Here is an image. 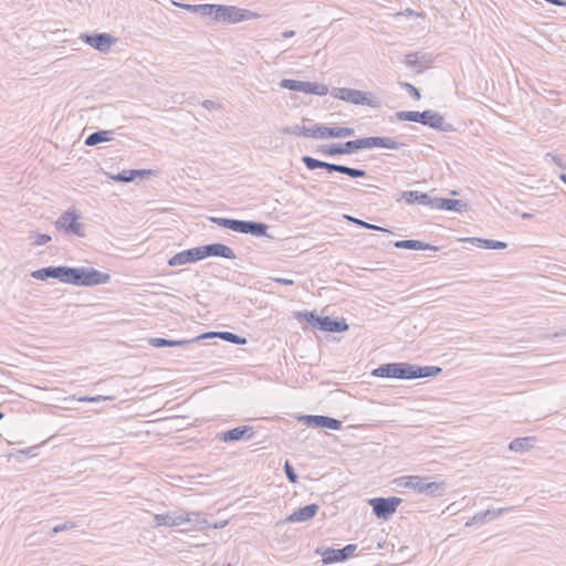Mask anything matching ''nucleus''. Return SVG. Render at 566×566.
<instances>
[{"instance_id":"0e129e2a","label":"nucleus","mask_w":566,"mask_h":566,"mask_svg":"<svg viewBox=\"0 0 566 566\" xmlns=\"http://www.w3.org/2000/svg\"><path fill=\"white\" fill-rule=\"evenodd\" d=\"M220 526H221V523L210 525V527H213V528H218V527H220Z\"/></svg>"},{"instance_id":"2f4dec72","label":"nucleus","mask_w":566,"mask_h":566,"mask_svg":"<svg viewBox=\"0 0 566 566\" xmlns=\"http://www.w3.org/2000/svg\"><path fill=\"white\" fill-rule=\"evenodd\" d=\"M442 369L438 366H418L413 365V379L427 378L439 375Z\"/></svg>"},{"instance_id":"5701e85b","label":"nucleus","mask_w":566,"mask_h":566,"mask_svg":"<svg viewBox=\"0 0 566 566\" xmlns=\"http://www.w3.org/2000/svg\"><path fill=\"white\" fill-rule=\"evenodd\" d=\"M402 198L406 200L408 205L417 203L421 206H428L430 208H432L433 206V198H431L428 193L424 192L409 190L402 193Z\"/></svg>"},{"instance_id":"13d9d810","label":"nucleus","mask_w":566,"mask_h":566,"mask_svg":"<svg viewBox=\"0 0 566 566\" xmlns=\"http://www.w3.org/2000/svg\"><path fill=\"white\" fill-rule=\"evenodd\" d=\"M35 449L36 447H31V448H28L25 450H22L21 453L25 454V455H30V457H33L35 455Z\"/></svg>"},{"instance_id":"aec40b11","label":"nucleus","mask_w":566,"mask_h":566,"mask_svg":"<svg viewBox=\"0 0 566 566\" xmlns=\"http://www.w3.org/2000/svg\"><path fill=\"white\" fill-rule=\"evenodd\" d=\"M317 504H308L297 509L291 515L287 516L286 522L302 523L313 518L318 512Z\"/></svg>"},{"instance_id":"58836bf2","label":"nucleus","mask_w":566,"mask_h":566,"mask_svg":"<svg viewBox=\"0 0 566 566\" xmlns=\"http://www.w3.org/2000/svg\"><path fill=\"white\" fill-rule=\"evenodd\" d=\"M512 510H513V507L492 509V510L484 511L483 515H484L485 521L490 522V521H492L494 518L500 517L504 513L511 512Z\"/></svg>"},{"instance_id":"2eb2a0df","label":"nucleus","mask_w":566,"mask_h":566,"mask_svg":"<svg viewBox=\"0 0 566 566\" xmlns=\"http://www.w3.org/2000/svg\"><path fill=\"white\" fill-rule=\"evenodd\" d=\"M198 249H199L200 260H203L209 256H219V258H224V259H229V260L235 259L234 251L230 247L222 244V243H211V244L200 245V247H198Z\"/></svg>"},{"instance_id":"de8ad7c7","label":"nucleus","mask_w":566,"mask_h":566,"mask_svg":"<svg viewBox=\"0 0 566 566\" xmlns=\"http://www.w3.org/2000/svg\"><path fill=\"white\" fill-rule=\"evenodd\" d=\"M75 526H76V524L74 522L67 521V522H65L63 524H59V525L54 526L52 528V533L56 534V533H60V532H63V531L72 530Z\"/></svg>"},{"instance_id":"c756f323","label":"nucleus","mask_w":566,"mask_h":566,"mask_svg":"<svg viewBox=\"0 0 566 566\" xmlns=\"http://www.w3.org/2000/svg\"><path fill=\"white\" fill-rule=\"evenodd\" d=\"M478 248L490 249V250H502L507 247L505 242L491 240V239H480V238H470L468 239Z\"/></svg>"},{"instance_id":"4c0bfd02","label":"nucleus","mask_w":566,"mask_h":566,"mask_svg":"<svg viewBox=\"0 0 566 566\" xmlns=\"http://www.w3.org/2000/svg\"><path fill=\"white\" fill-rule=\"evenodd\" d=\"M29 239L33 240L32 245H34V247L44 245L52 240L51 235L45 234V233H36V232H30Z\"/></svg>"},{"instance_id":"a19ab883","label":"nucleus","mask_w":566,"mask_h":566,"mask_svg":"<svg viewBox=\"0 0 566 566\" xmlns=\"http://www.w3.org/2000/svg\"><path fill=\"white\" fill-rule=\"evenodd\" d=\"M329 127L324 125H314L311 127L310 137L312 138H329V134H327Z\"/></svg>"},{"instance_id":"a211bd4d","label":"nucleus","mask_w":566,"mask_h":566,"mask_svg":"<svg viewBox=\"0 0 566 566\" xmlns=\"http://www.w3.org/2000/svg\"><path fill=\"white\" fill-rule=\"evenodd\" d=\"M200 261L198 247L176 253L168 260L169 266H181Z\"/></svg>"},{"instance_id":"6ab92c4d","label":"nucleus","mask_w":566,"mask_h":566,"mask_svg":"<svg viewBox=\"0 0 566 566\" xmlns=\"http://www.w3.org/2000/svg\"><path fill=\"white\" fill-rule=\"evenodd\" d=\"M432 208L462 213L468 210V203L459 199L433 198Z\"/></svg>"},{"instance_id":"3c124183","label":"nucleus","mask_w":566,"mask_h":566,"mask_svg":"<svg viewBox=\"0 0 566 566\" xmlns=\"http://www.w3.org/2000/svg\"><path fill=\"white\" fill-rule=\"evenodd\" d=\"M210 220L220 226V227H223V228H227V229H230V226H231V222H232V219H229V218H219V217H212L210 218Z\"/></svg>"},{"instance_id":"5fc2aeb1","label":"nucleus","mask_w":566,"mask_h":566,"mask_svg":"<svg viewBox=\"0 0 566 566\" xmlns=\"http://www.w3.org/2000/svg\"><path fill=\"white\" fill-rule=\"evenodd\" d=\"M560 337H566V328L560 329L559 332H556L554 334L542 335V338H560Z\"/></svg>"},{"instance_id":"ddd939ff","label":"nucleus","mask_w":566,"mask_h":566,"mask_svg":"<svg viewBox=\"0 0 566 566\" xmlns=\"http://www.w3.org/2000/svg\"><path fill=\"white\" fill-rule=\"evenodd\" d=\"M268 224L263 222L232 219L230 230L239 233L252 234L254 237H266Z\"/></svg>"},{"instance_id":"052dcab7","label":"nucleus","mask_w":566,"mask_h":566,"mask_svg":"<svg viewBox=\"0 0 566 566\" xmlns=\"http://www.w3.org/2000/svg\"><path fill=\"white\" fill-rule=\"evenodd\" d=\"M559 179L566 185V174H560Z\"/></svg>"},{"instance_id":"9d476101","label":"nucleus","mask_w":566,"mask_h":566,"mask_svg":"<svg viewBox=\"0 0 566 566\" xmlns=\"http://www.w3.org/2000/svg\"><path fill=\"white\" fill-rule=\"evenodd\" d=\"M280 86L290 91L302 92L305 94H315L318 96H323L328 93L327 85L317 82H303L284 78L281 81Z\"/></svg>"},{"instance_id":"7c9ffc66","label":"nucleus","mask_w":566,"mask_h":566,"mask_svg":"<svg viewBox=\"0 0 566 566\" xmlns=\"http://www.w3.org/2000/svg\"><path fill=\"white\" fill-rule=\"evenodd\" d=\"M112 130H98L94 132L91 135H88L85 139L86 146H96L104 142L112 140Z\"/></svg>"},{"instance_id":"b1692460","label":"nucleus","mask_w":566,"mask_h":566,"mask_svg":"<svg viewBox=\"0 0 566 566\" xmlns=\"http://www.w3.org/2000/svg\"><path fill=\"white\" fill-rule=\"evenodd\" d=\"M148 343L153 347L159 348V347H166V346H169V347H184V346L197 343V340H193V338H191V339L171 340V339H166V338H161V337H151V338L148 339Z\"/></svg>"},{"instance_id":"f257e3e1","label":"nucleus","mask_w":566,"mask_h":566,"mask_svg":"<svg viewBox=\"0 0 566 566\" xmlns=\"http://www.w3.org/2000/svg\"><path fill=\"white\" fill-rule=\"evenodd\" d=\"M396 117L399 120L413 122L419 123L430 128L449 133L453 132L454 127L452 124L447 123L444 117L440 115L438 112L432 109H427L423 112L416 111H400L396 113Z\"/></svg>"},{"instance_id":"c03bdc74","label":"nucleus","mask_w":566,"mask_h":566,"mask_svg":"<svg viewBox=\"0 0 566 566\" xmlns=\"http://www.w3.org/2000/svg\"><path fill=\"white\" fill-rule=\"evenodd\" d=\"M324 428L332 429V430H339L342 428V421L325 416V422Z\"/></svg>"},{"instance_id":"f8f14e48","label":"nucleus","mask_w":566,"mask_h":566,"mask_svg":"<svg viewBox=\"0 0 566 566\" xmlns=\"http://www.w3.org/2000/svg\"><path fill=\"white\" fill-rule=\"evenodd\" d=\"M71 266L59 265V266H46L31 272V276L35 280L45 281L48 279H55L62 283L70 281Z\"/></svg>"},{"instance_id":"412c9836","label":"nucleus","mask_w":566,"mask_h":566,"mask_svg":"<svg viewBox=\"0 0 566 566\" xmlns=\"http://www.w3.org/2000/svg\"><path fill=\"white\" fill-rule=\"evenodd\" d=\"M211 337H219L223 340H227V342L235 344V345L247 344V339L244 337H241L231 332H209V333H206V334L195 337L193 340L199 342L200 339L211 338Z\"/></svg>"},{"instance_id":"79ce46f5","label":"nucleus","mask_w":566,"mask_h":566,"mask_svg":"<svg viewBox=\"0 0 566 566\" xmlns=\"http://www.w3.org/2000/svg\"><path fill=\"white\" fill-rule=\"evenodd\" d=\"M172 526H180L187 523L186 511L172 512Z\"/></svg>"},{"instance_id":"864d4df0","label":"nucleus","mask_w":566,"mask_h":566,"mask_svg":"<svg viewBox=\"0 0 566 566\" xmlns=\"http://www.w3.org/2000/svg\"><path fill=\"white\" fill-rule=\"evenodd\" d=\"M270 280H272L279 284H282V285H293L294 284V280H292V279L271 276Z\"/></svg>"},{"instance_id":"bf43d9fd","label":"nucleus","mask_w":566,"mask_h":566,"mask_svg":"<svg viewBox=\"0 0 566 566\" xmlns=\"http://www.w3.org/2000/svg\"><path fill=\"white\" fill-rule=\"evenodd\" d=\"M294 35H295V31H293V30L284 31L282 33V36L285 38V39L292 38Z\"/></svg>"},{"instance_id":"37998d69","label":"nucleus","mask_w":566,"mask_h":566,"mask_svg":"<svg viewBox=\"0 0 566 566\" xmlns=\"http://www.w3.org/2000/svg\"><path fill=\"white\" fill-rule=\"evenodd\" d=\"M400 86L403 87L415 99H420L421 95L416 86L407 82H401Z\"/></svg>"},{"instance_id":"6e6552de","label":"nucleus","mask_w":566,"mask_h":566,"mask_svg":"<svg viewBox=\"0 0 566 566\" xmlns=\"http://www.w3.org/2000/svg\"><path fill=\"white\" fill-rule=\"evenodd\" d=\"M373 375L385 378L413 379V365L408 363H389L373 370Z\"/></svg>"},{"instance_id":"e2e57ef3","label":"nucleus","mask_w":566,"mask_h":566,"mask_svg":"<svg viewBox=\"0 0 566 566\" xmlns=\"http://www.w3.org/2000/svg\"><path fill=\"white\" fill-rule=\"evenodd\" d=\"M33 536H34V535H30V536H28L27 541H29V545L34 544V542H33V541H31Z\"/></svg>"},{"instance_id":"603ef678","label":"nucleus","mask_w":566,"mask_h":566,"mask_svg":"<svg viewBox=\"0 0 566 566\" xmlns=\"http://www.w3.org/2000/svg\"><path fill=\"white\" fill-rule=\"evenodd\" d=\"M111 399V397H106V396H94V397H88V396H85V397H81L78 398V401H83V402H99V401H104V400H108Z\"/></svg>"},{"instance_id":"20e7f679","label":"nucleus","mask_w":566,"mask_h":566,"mask_svg":"<svg viewBox=\"0 0 566 566\" xmlns=\"http://www.w3.org/2000/svg\"><path fill=\"white\" fill-rule=\"evenodd\" d=\"M111 280L108 273L101 272L93 268H71L69 284L76 286H95L105 284Z\"/></svg>"},{"instance_id":"f704fd0d","label":"nucleus","mask_w":566,"mask_h":566,"mask_svg":"<svg viewBox=\"0 0 566 566\" xmlns=\"http://www.w3.org/2000/svg\"><path fill=\"white\" fill-rule=\"evenodd\" d=\"M219 4H211V3H205V4H198V12L202 17H212L213 20H217V13H218Z\"/></svg>"},{"instance_id":"f3484780","label":"nucleus","mask_w":566,"mask_h":566,"mask_svg":"<svg viewBox=\"0 0 566 566\" xmlns=\"http://www.w3.org/2000/svg\"><path fill=\"white\" fill-rule=\"evenodd\" d=\"M247 436V439L253 437V428L250 426H240L233 429L218 433L217 439L223 442L239 441Z\"/></svg>"},{"instance_id":"0eeeda50","label":"nucleus","mask_w":566,"mask_h":566,"mask_svg":"<svg viewBox=\"0 0 566 566\" xmlns=\"http://www.w3.org/2000/svg\"><path fill=\"white\" fill-rule=\"evenodd\" d=\"M258 18H260V14L254 11L235 6L219 4L216 21L233 24L242 21L254 20Z\"/></svg>"},{"instance_id":"393cba45","label":"nucleus","mask_w":566,"mask_h":566,"mask_svg":"<svg viewBox=\"0 0 566 566\" xmlns=\"http://www.w3.org/2000/svg\"><path fill=\"white\" fill-rule=\"evenodd\" d=\"M535 437L515 438L509 443V450L515 453H524L534 447Z\"/></svg>"},{"instance_id":"e433bc0d","label":"nucleus","mask_w":566,"mask_h":566,"mask_svg":"<svg viewBox=\"0 0 566 566\" xmlns=\"http://www.w3.org/2000/svg\"><path fill=\"white\" fill-rule=\"evenodd\" d=\"M345 219H347L348 221L361 227V228H366V229H370V230H376V231H386V232H389V230L385 229V228H381L379 226H376V224H371V223H368L364 220H360V219H357L355 217H352V216H345Z\"/></svg>"},{"instance_id":"423d86ee","label":"nucleus","mask_w":566,"mask_h":566,"mask_svg":"<svg viewBox=\"0 0 566 566\" xmlns=\"http://www.w3.org/2000/svg\"><path fill=\"white\" fill-rule=\"evenodd\" d=\"M406 146L405 143L398 142L397 139L392 137L387 136H371V137H364L355 140H349L348 148H352V151H355L357 149H367L373 147H382L387 149L397 150L401 147Z\"/></svg>"},{"instance_id":"c9c22d12","label":"nucleus","mask_w":566,"mask_h":566,"mask_svg":"<svg viewBox=\"0 0 566 566\" xmlns=\"http://www.w3.org/2000/svg\"><path fill=\"white\" fill-rule=\"evenodd\" d=\"M302 420L308 427L324 428L325 416H304Z\"/></svg>"},{"instance_id":"680f3d73","label":"nucleus","mask_w":566,"mask_h":566,"mask_svg":"<svg viewBox=\"0 0 566 566\" xmlns=\"http://www.w3.org/2000/svg\"><path fill=\"white\" fill-rule=\"evenodd\" d=\"M522 218H523V219H530V218H532V214H531V213H527V212H524V213L522 214Z\"/></svg>"},{"instance_id":"cd10ccee","label":"nucleus","mask_w":566,"mask_h":566,"mask_svg":"<svg viewBox=\"0 0 566 566\" xmlns=\"http://www.w3.org/2000/svg\"><path fill=\"white\" fill-rule=\"evenodd\" d=\"M394 245L398 249H409V250H432L437 251L438 247L431 245L429 243H424L419 240H400L396 241Z\"/></svg>"},{"instance_id":"1a4fd4ad","label":"nucleus","mask_w":566,"mask_h":566,"mask_svg":"<svg viewBox=\"0 0 566 566\" xmlns=\"http://www.w3.org/2000/svg\"><path fill=\"white\" fill-rule=\"evenodd\" d=\"M57 230L64 231L66 234L84 237V226L80 222V214L75 209H69L62 213L55 221Z\"/></svg>"},{"instance_id":"72a5a7b5","label":"nucleus","mask_w":566,"mask_h":566,"mask_svg":"<svg viewBox=\"0 0 566 566\" xmlns=\"http://www.w3.org/2000/svg\"><path fill=\"white\" fill-rule=\"evenodd\" d=\"M327 134H329V138H345L353 136L355 129L350 127H329Z\"/></svg>"},{"instance_id":"c85d7f7f","label":"nucleus","mask_w":566,"mask_h":566,"mask_svg":"<svg viewBox=\"0 0 566 566\" xmlns=\"http://www.w3.org/2000/svg\"><path fill=\"white\" fill-rule=\"evenodd\" d=\"M150 174V170H124L117 175H112L111 179L118 181V182H129L136 179V177H144Z\"/></svg>"},{"instance_id":"bb28decb","label":"nucleus","mask_w":566,"mask_h":566,"mask_svg":"<svg viewBox=\"0 0 566 566\" xmlns=\"http://www.w3.org/2000/svg\"><path fill=\"white\" fill-rule=\"evenodd\" d=\"M186 517H188L187 523L193 524V526L190 528H187V531H192V530L203 531L205 528L210 527V524L202 516V514L200 512L186 511Z\"/></svg>"},{"instance_id":"f03ea898","label":"nucleus","mask_w":566,"mask_h":566,"mask_svg":"<svg viewBox=\"0 0 566 566\" xmlns=\"http://www.w3.org/2000/svg\"><path fill=\"white\" fill-rule=\"evenodd\" d=\"M397 485L413 490L418 494H426L432 497L443 495L447 484L446 482L430 481L427 476L406 475L397 479Z\"/></svg>"},{"instance_id":"4be33fe9","label":"nucleus","mask_w":566,"mask_h":566,"mask_svg":"<svg viewBox=\"0 0 566 566\" xmlns=\"http://www.w3.org/2000/svg\"><path fill=\"white\" fill-rule=\"evenodd\" d=\"M349 326L345 319H333L328 316H324L319 319V329L324 332L342 333L346 332Z\"/></svg>"},{"instance_id":"9b49d317","label":"nucleus","mask_w":566,"mask_h":566,"mask_svg":"<svg viewBox=\"0 0 566 566\" xmlns=\"http://www.w3.org/2000/svg\"><path fill=\"white\" fill-rule=\"evenodd\" d=\"M401 502L402 500L396 496L374 497L368 501L369 505L373 507L374 514L382 520L389 518L397 511Z\"/></svg>"},{"instance_id":"7ed1b4c3","label":"nucleus","mask_w":566,"mask_h":566,"mask_svg":"<svg viewBox=\"0 0 566 566\" xmlns=\"http://www.w3.org/2000/svg\"><path fill=\"white\" fill-rule=\"evenodd\" d=\"M331 95L334 98L354 104V105H366L373 108H379L381 103L380 101L373 96L371 93L364 92L355 88L347 87H334L331 91Z\"/></svg>"},{"instance_id":"4d7b16f0","label":"nucleus","mask_w":566,"mask_h":566,"mask_svg":"<svg viewBox=\"0 0 566 566\" xmlns=\"http://www.w3.org/2000/svg\"><path fill=\"white\" fill-rule=\"evenodd\" d=\"M202 106L206 108V109H213L216 106H217V103L213 102V101H210V99H206L203 103H202Z\"/></svg>"},{"instance_id":"09e8293b","label":"nucleus","mask_w":566,"mask_h":566,"mask_svg":"<svg viewBox=\"0 0 566 566\" xmlns=\"http://www.w3.org/2000/svg\"><path fill=\"white\" fill-rule=\"evenodd\" d=\"M484 523H486V521L484 518L483 512H480V513H476L472 518H470L465 523V526L469 527V526H472L474 524H484Z\"/></svg>"},{"instance_id":"8fccbe9b","label":"nucleus","mask_w":566,"mask_h":566,"mask_svg":"<svg viewBox=\"0 0 566 566\" xmlns=\"http://www.w3.org/2000/svg\"><path fill=\"white\" fill-rule=\"evenodd\" d=\"M405 63L410 67L416 66L419 63V54L417 52L407 54Z\"/></svg>"},{"instance_id":"dca6fc26","label":"nucleus","mask_w":566,"mask_h":566,"mask_svg":"<svg viewBox=\"0 0 566 566\" xmlns=\"http://www.w3.org/2000/svg\"><path fill=\"white\" fill-rule=\"evenodd\" d=\"M357 545L348 544L343 548H327L322 553L324 564L340 563L349 558L356 551Z\"/></svg>"},{"instance_id":"a18cd8bd","label":"nucleus","mask_w":566,"mask_h":566,"mask_svg":"<svg viewBox=\"0 0 566 566\" xmlns=\"http://www.w3.org/2000/svg\"><path fill=\"white\" fill-rule=\"evenodd\" d=\"M284 472H285V475H286L287 480L291 483H296L297 482V479H298L297 474L295 473L293 467L289 462H285Z\"/></svg>"},{"instance_id":"a878e982","label":"nucleus","mask_w":566,"mask_h":566,"mask_svg":"<svg viewBox=\"0 0 566 566\" xmlns=\"http://www.w3.org/2000/svg\"><path fill=\"white\" fill-rule=\"evenodd\" d=\"M348 145L349 140L344 144H331L328 146H319L317 153L324 156L352 154V148H348Z\"/></svg>"},{"instance_id":"39448f33","label":"nucleus","mask_w":566,"mask_h":566,"mask_svg":"<svg viewBox=\"0 0 566 566\" xmlns=\"http://www.w3.org/2000/svg\"><path fill=\"white\" fill-rule=\"evenodd\" d=\"M302 161L306 166L308 170H315V169H325L328 172H339L343 175H347L350 178H364L366 177L367 172L364 169L359 168H352L344 165H337V164H331L327 161H323L310 156H303Z\"/></svg>"},{"instance_id":"ea45409f","label":"nucleus","mask_w":566,"mask_h":566,"mask_svg":"<svg viewBox=\"0 0 566 566\" xmlns=\"http://www.w3.org/2000/svg\"><path fill=\"white\" fill-rule=\"evenodd\" d=\"M154 524L156 527L158 526H172V514L171 513H164V514H156L154 516Z\"/></svg>"},{"instance_id":"49530a36","label":"nucleus","mask_w":566,"mask_h":566,"mask_svg":"<svg viewBox=\"0 0 566 566\" xmlns=\"http://www.w3.org/2000/svg\"><path fill=\"white\" fill-rule=\"evenodd\" d=\"M303 316L305 317L306 322L312 324L313 326H316L319 328V319H322L321 316H317L315 313L313 312H306L303 314Z\"/></svg>"},{"instance_id":"473e14b6","label":"nucleus","mask_w":566,"mask_h":566,"mask_svg":"<svg viewBox=\"0 0 566 566\" xmlns=\"http://www.w3.org/2000/svg\"><path fill=\"white\" fill-rule=\"evenodd\" d=\"M280 134L283 135H294L297 137H310L311 127L302 126V125H294V126H285L282 127L280 130Z\"/></svg>"},{"instance_id":"6e6d98bb","label":"nucleus","mask_w":566,"mask_h":566,"mask_svg":"<svg viewBox=\"0 0 566 566\" xmlns=\"http://www.w3.org/2000/svg\"><path fill=\"white\" fill-rule=\"evenodd\" d=\"M178 7L184 8L187 11L190 12H198V4H182V3H176Z\"/></svg>"},{"instance_id":"4468645a","label":"nucleus","mask_w":566,"mask_h":566,"mask_svg":"<svg viewBox=\"0 0 566 566\" xmlns=\"http://www.w3.org/2000/svg\"><path fill=\"white\" fill-rule=\"evenodd\" d=\"M80 39L99 51L101 53H107L111 48L116 43V39L108 33H95V34H81Z\"/></svg>"},{"instance_id":"69168bd1","label":"nucleus","mask_w":566,"mask_h":566,"mask_svg":"<svg viewBox=\"0 0 566 566\" xmlns=\"http://www.w3.org/2000/svg\"><path fill=\"white\" fill-rule=\"evenodd\" d=\"M3 418V413L0 411V420Z\"/></svg>"}]
</instances>
